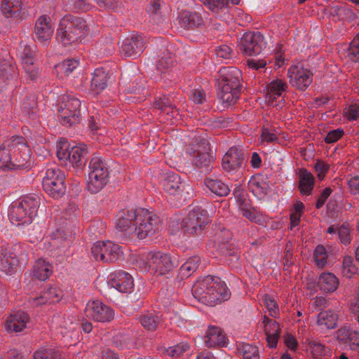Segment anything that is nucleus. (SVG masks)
<instances>
[{"label": "nucleus", "instance_id": "1", "mask_svg": "<svg viewBox=\"0 0 359 359\" xmlns=\"http://www.w3.org/2000/svg\"><path fill=\"white\" fill-rule=\"evenodd\" d=\"M160 218L144 208L124 209L118 212L116 229L121 236L128 239H144L159 229Z\"/></svg>", "mask_w": 359, "mask_h": 359}, {"label": "nucleus", "instance_id": "2", "mask_svg": "<svg viewBox=\"0 0 359 359\" xmlns=\"http://www.w3.org/2000/svg\"><path fill=\"white\" fill-rule=\"evenodd\" d=\"M191 292L199 302L210 306L226 301L231 295L224 281L211 276L198 279L194 284Z\"/></svg>", "mask_w": 359, "mask_h": 359}, {"label": "nucleus", "instance_id": "3", "mask_svg": "<svg viewBox=\"0 0 359 359\" xmlns=\"http://www.w3.org/2000/svg\"><path fill=\"white\" fill-rule=\"evenodd\" d=\"M39 205L40 198L36 194L25 196L13 203L8 213L11 223L15 225L31 224L37 214Z\"/></svg>", "mask_w": 359, "mask_h": 359}, {"label": "nucleus", "instance_id": "4", "mask_svg": "<svg viewBox=\"0 0 359 359\" xmlns=\"http://www.w3.org/2000/svg\"><path fill=\"white\" fill-rule=\"evenodd\" d=\"M86 27V22L82 18L71 15H65L60 22L56 39L63 46L72 44L83 36Z\"/></svg>", "mask_w": 359, "mask_h": 359}, {"label": "nucleus", "instance_id": "5", "mask_svg": "<svg viewBox=\"0 0 359 359\" xmlns=\"http://www.w3.org/2000/svg\"><path fill=\"white\" fill-rule=\"evenodd\" d=\"M86 27V22L82 18L71 15H65L60 22L56 39L63 46L72 44L83 36Z\"/></svg>", "mask_w": 359, "mask_h": 359}, {"label": "nucleus", "instance_id": "6", "mask_svg": "<svg viewBox=\"0 0 359 359\" xmlns=\"http://www.w3.org/2000/svg\"><path fill=\"white\" fill-rule=\"evenodd\" d=\"M109 182V167L101 157L93 156L88 170L87 188L93 194L100 191Z\"/></svg>", "mask_w": 359, "mask_h": 359}, {"label": "nucleus", "instance_id": "7", "mask_svg": "<svg viewBox=\"0 0 359 359\" xmlns=\"http://www.w3.org/2000/svg\"><path fill=\"white\" fill-rule=\"evenodd\" d=\"M57 114L59 121L64 126L79 123L81 119L80 100L70 95H63L58 104Z\"/></svg>", "mask_w": 359, "mask_h": 359}, {"label": "nucleus", "instance_id": "8", "mask_svg": "<svg viewBox=\"0 0 359 359\" xmlns=\"http://www.w3.org/2000/svg\"><path fill=\"white\" fill-rule=\"evenodd\" d=\"M87 150L85 145L71 146L66 140L60 141L57 146V156L66 164L74 168H81L86 163Z\"/></svg>", "mask_w": 359, "mask_h": 359}, {"label": "nucleus", "instance_id": "9", "mask_svg": "<svg viewBox=\"0 0 359 359\" xmlns=\"http://www.w3.org/2000/svg\"><path fill=\"white\" fill-rule=\"evenodd\" d=\"M65 173L56 167L48 168L43 178L44 191L53 198H60L66 193Z\"/></svg>", "mask_w": 359, "mask_h": 359}, {"label": "nucleus", "instance_id": "10", "mask_svg": "<svg viewBox=\"0 0 359 359\" xmlns=\"http://www.w3.org/2000/svg\"><path fill=\"white\" fill-rule=\"evenodd\" d=\"M197 144L188 149L192 156L193 164L202 171L209 172L212 169L213 156L210 153V148L208 140L199 137Z\"/></svg>", "mask_w": 359, "mask_h": 359}, {"label": "nucleus", "instance_id": "11", "mask_svg": "<svg viewBox=\"0 0 359 359\" xmlns=\"http://www.w3.org/2000/svg\"><path fill=\"white\" fill-rule=\"evenodd\" d=\"M207 211L201 207L196 206L190 210L183 218L180 227L187 234H201L208 224Z\"/></svg>", "mask_w": 359, "mask_h": 359}, {"label": "nucleus", "instance_id": "12", "mask_svg": "<svg viewBox=\"0 0 359 359\" xmlns=\"http://www.w3.org/2000/svg\"><path fill=\"white\" fill-rule=\"evenodd\" d=\"M91 254L96 261L114 262L122 256L120 246L111 241H98L91 248Z\"/></svg>", "mask_w": 359, "mask_h": 359}, {"label": "nucleus", "instance_id": "13", "mask_svg": "<svg viewBox=\"0 0 359 359\" xmlns=\"http://www.w3.org/2000/svg\"><path fill=\"white\" fill-rule=\"evenodd\" d=\"M238 47L246 55H257L266 48V42L259 32H246L241 38Z\"/></svg>", "mask_w": 359, "mask_h": 359}, {"label": "nucleus", "instance_id": "14", "mask_svg": "<svg viewBox=\"0 0 359 359\" xmlns=\"http://www.w3.org/2000/svg\"><path fill=\"white\" fill-rule=\"evenodd\" d=\"M86 318L95 321H111L114 316V311L100 300L89 301L84 310Z\"/></svg>", "mask_w": 359, "mask_h": 359}, {"label": "nucleus", "instance_id": "15", "mask_svg": "<svg viewBox=\"0 0 359 359\" xmlns=\"http://www.w3.org/2000/svg\"><path fill=\"white\" fill-rule=\"evenodd\" d=\"M287 76L292 86L299 90H306L313 81V73L301 64L291 66L287 70Z\"/></svg>", "mask_w": 359, "mask_h": 359}, {"label": "nucleus", "instance_id": "16", "mask_svg": "<svg viewBox=\"0 0 359 359\" xmlns=\"http://www.w3.org/2000/svg\"><path fill=\"white\" fill-rule=\"evenodd\" d=\"M287 88L286 82L281 79L271 81L266 88V102L272 107L281 109L284 106V95Z\"/></svg>", "mask_w": 359, "mask_h": 359}, {"label": "nucleus", "instance_id": "17", "mask_svg": "<svg viewBox=\"0 0 359 359\" xmlns=\"http://www.w3.org/2000/svg\"><path fill=\"white\" fill-rule=\"evenodd\" d=\"M144 49V41L142 36L133 34L124 39L120 46V52L124 57L136 58L140 56Z\"/></svg>", "mask_w": 359, "mask_h": 359}, {"label": "nucleus", "instance_id": "18", "mask_svg": "<svg viewBox=\"0 0 359 359\" xmlns=\"http://www.w3.org/2000/svg\"><path fill=\"white\" fill-rule=\"evenodd\" d=\"M148 259L151 265V270L156 275H165L174 267V264L169 255L161 252H150Z\"/></svg>", "mask_w": 359, "mask_h": 359}, {"label": "nucleus", "instance_id": "19", "mask_svg": "<svg viewBox=\"0 0 359 359\" xmlns=\"http://www.w3.org/2000/svg\"><path fill=\"white\" fill-rule=\"evenodd\" d=\"M0 11L6 18L12 22L22 18L26 12L22 0H0Z\"/></svg>", "mask_w": 359, "mask_h": 359}, {"label": "nucleus", "instance_id": "20", "mask_svg": "<svg viewBox=\"0 0 359 359\" xmlns=\"http://www.w3.org/2000/svg\"><path fill=\"white\" fill-rule=\"evenodd\" d=\"M53 31L54 28L48 16L42 15L37 19L34 27V33L38 43L43 46H47L49 44Z\"/></svg>", "mask_w": 359, "mask_h": 359}, {"label": "nucleus", "instance_id": "21", "mask_svg": "<svg viewBox=\"0 0 359 359\" xmlns=\"http://www.w3.org/2000/svg\"><path fill=\"white\" fill-rule=\"evenodd\" d=\"M108 283L111 287L123 293L130 292L134 286L132 276L123 271L111 273Z\"/></svg>", "mask_w": 359, "mask_h": 359}, {"label": "nucleus", "instance_id": "22", "mask_svg": "<svg viewBox=\"0 0 359 359\" xmlns=\"http://www.w3.org/2000/svg\"><path fill=\"white\" fill-rule=\"evenodd\" d=\"M244 156L241 151L231 147L222 158V168L228 172L233 173L240 170L244 163Z\"/></svg>", "mask_w": 359, "mask_h": 359}, {"label": "nucleus", "instance_id": "23", "mask_svg": "<svg viewBox=\"0 0 359 359\" xmlns=\"http://www.w3.org/2000/svg\"><path fill=\"white\" fill-rule=\"evenodd\" d=\"M219 76L217 85L227 84L226 87L233 86L241 90V79L242 74L238 69L234 67H223L219 70Z\"/></svg>", "mask_w": 359, "mask_h": 359}, {"label": "nucleus", "instance_id": "24", "mask_svg": "<svg viewBox=\"0 0 359 359\" xmlns=\"http://www.w3.org/2000/svg\"><path fill=\"white\" fill-rule=\"evenodd\" d=\"M15 140L19 144L16 146L18 148L17 153L13 156V170L27 168L30 165L29 149L22 137H15Z\"/></svg>", "mask_w": 359, "mask_h": 359}, {"label": "nucleus", "instance_id": "25", "mask_svg": "<svg viewBox=\"0 0 359 359\" xmlns=\"http://www.w3.org/2000/svg\"><path fill=\"white\" fill-rule=\"evenodd\" d=\"M63 296V292L56 287H49L40 293L39 295H34L29 298L33 305L39 306L47 302L54 304L60 302Z\"/></svg>", "mask_w": 359, "mask_h": 359}, {"label": "nucleus", "instance_id": "26", "mask_svg": "<svg viewBox=\"0 0 359 359\" xmlns=\"http://www.w3.org/2000/svg\"><path fill=\"white\" fill-rule=\"evenodd\" d=\"M29 320V316L23 311L11 314L5 323L4 327L8 332H22Z\"/></svg>", "mask_w": 359, "mask_h": 359}, {"label": "nucleus", "instance_id": "27", "mask_svg": "<svg viewBox=\"0 0 359 359\" xmlns=\"http://www.w3.org/2000/svg\"><path fill=\"white\" fill-rule=\"evenodd\" d=\"M15 137H14L6 145L0 148V168L3 170H13V156L18 151V148Z\"/></svg>", "mask_w": 359, "mask_h": 359}, {"label": "nucleus", "instance_id": "28", "mask_svg": "<svg viewBox=\"0 0 359 359\" xmlns=\"http://www.w3.org/2000/svg\"><path fill=\"white\" fill-rule=\"evenodd\" d=\"M110 79L109 72L103 67L96 68L92 74L90 89L97 94L105 90Z\"/></svg>", "mask_w": 359, "mask_h": 359}, {"label": "nucleus", "instance_id": "29", "mask_svg": "<svg viewBox=\"0 0 359 359\" xmlns=\"http://www.w3.org/2000/svg\"><path fill=\"white\" fill-rule=\"evenodd\" d=\"M203 341L207 347L211 348L226 346L227 339L220 327L211 325L207 330Z\"/></svg>", "mask_w": 359, "mask_h": 359}, {"label": "nucleus", "instance_id": "30", "mask_svg": "<svg viewBox=\"0 0 359 359\" xmlns=\"http://www.w3.org/2000/svg\"><path fill=\"white\" fill-rule=\"evenodd\" d=\"M163 187L167 194L175 197L181 196L184 189L180 175L173 172L167 175L163 180Z\"/></svg>", "mask_w": 359, "mask_h": 359}, {"label": "nucleus", "instance_id": "31", "mask_svg": "<svg viewBox=\"0 0 359 359\" xmlns=\"http://www.w3.org/2000/svg\"><path fill=\"white\" fill-rule=\"evenodd\" d=\"M269 187L267 178L260 174L251 177L248 182L250 191L258 199L263 198L267 194Z\"/></svg>", "mask_w": 359, "mask_h": 359}, {"label": "nucleus", "instance_id": "32", "mask_svg": "<svg viewBox=\"0 0 359 359\" xmlns=\"http://www.w3.org/2000/svg\"><path fill=\"white\" fill-rule=\"evenodd\" d=\"M262 323L264 327L266 339L269 346L274 348L277 345L280 337V328L278 323L274 320L264 316Z\"/></svg>", "mask_w": 359, "mask_h": 359}, {"label": "nucleus", "instance_id": "33", "mask_svg": "<svg viewBox=\"0 0 359 359\" xmlns=\"http://www.w3.org/2000/svg\"><path fill=\"white\" fill-rule=\"evenodd\" d=\"M226 85H217V97L225 107L233 104L238 99L241 91L233 86L226 87Z\"/></svg>", "mask_w": 359, "mask_h": 359}, {"label": "nucleus", "instance_id": "34", "mask_svg": "<svg viewBox=\"0 0 359 359\" xmlns=\"http://www.w3.org/2000/svg\"><path fill=\"white\" fill-rule=\"evenodd\" d=\"M214 15L226 20L229 16V0H200Z\"/></svg>", "mask_w": 359, "mask_h": 359}, {"label": "nucleus", "instance_id": "35", "mask_svg": "<svg viewBox=\"0 0 359 359\" xmlns=\"http://www.w3.org/2000/svg\"><path fill=\"white\" fill-rule=\"evenodd\" d=\"M180 24L182 27L189 29L202 27L204 25V20L199 13L184 11L180 15Z\"/></svg>", "mask_w": 359, "mask_h": 359}, {"label": "nucleus", "instance_id": "36", "mask_svg": "<svg viewBox=\"0 0 359 359\" xmlns=\"http://www.w3.org/2000/svg\"><path fill=\"white\" fill-rule=\"evenodd\" d=\"M318 285L323 292L332 293L338 288L339 280L332 273H323L319 277Z\"/></svg>", "mask_w": 359, "mask_h": 359}, {"label": "nucleus", "instance_id": "37", "mask_svg": "<svg viewBox=\"0 0 359 359\" xmlns=\"http://www.w3.org/2000/svg\"><path fill=\"white\" fill-rule=\"evenodd\" d=\"M203 183L211 193L218 196H226L231 191L228 184L217 178L206 177Z\"/></svg>", "mask_w": 359, "mask_h": 359}, {"label": "nucleus", "instance_id": "38", "mask_svg": "<svg viewBox=\"0 0 359 359\" xmlns=\"http://www.w3.org/2000/svg\"><path fill=\"white\" fill-rule=\"evenodd\" d=\"M299 189L302 194L309 196L314 187L315 178L306 169L302 168L299 172Z\"/></svg>", "mask_w": 359, "mask_h": 359}, {"label": "nucleus", "instance_id": "39", "mask_svg": "<svg viewBox=\"0 0 359 359\" xmlns=\"http://www.w3.org/2000/svg\"><path fill=\"white\" fill-rule=\"evenodd\" d=\"M53 273V266L44 259H38L33 267V278L44 281Z\"/></svg>", "mask_w": 359, "mask_h": 359}, {"label": "nucleus", "instance_id": "40", "mask_svg": "<svg viewBox=\"0 0 359 359\" xmlns=\"http://www.w3.org/2000/svg\"><path fill=\"white\" fill-rule=\"evenodd\" d=\"M338 316L332 310L323 311L318 315L317 325L321 329L332 330L337 327Z\"/></svg>", "mask_w": 359, "mask_h": 359}, {"label": "nucleus", "instance_id": "41", "mask_svg": "<svg viewBox=\"0 0 359 359\" xmlns=\"http://www.w3.org/2000/svg\"><path fill=\"white\" fill-rule=\"evenodd\" d=\"M339 340L348 344L352 350L359 347V332L347 328H341L338 332Z\"/></svg>", "mask_w": 359, "mask_h": 359}, {"label": "nucleus", "instance_id": "42", "mask_svg": "<svg viewBox=\"0 0 359 359\" xmlns=\"http://www.w3.org/2000/svg\"><path fill=\"white\" fill-rule=\"evenodd\" d=\"M142 326L148 331H154L161 323V316L154 313H146L138 318Z\"/></svg>", "mask_w": 359, "mask_h": 359}, {"label": "nucleus", "instance_id": "43", "mask_svg": "<svg viewBox=\"0 0 359 359\" xmlns=\"http://www.w3.org/2000/svg\"><path fill=\"white\" fill-rule=\"evenodd\" d=\"M60 351L52 345H46L34 351L32 359H59Z\"/></svg>", "mask_w": 359, "mask_h": 359}, {"label": "nucleus", "instance_id": "44", "mask_svg": "<svg viewBox=\"0 0 359 359\" xmlns=\"http://www.w3.org/2000/svg\"><path fill=\"white\" fill-rule=\"evenodd\" d=\"M154 107L169 114L170 111L175 107L174 97L172 95H163L157 97L154 102Z\"/></svg>", "mask_w": 359, "mask_h": 359}, {"label": "nucleus", "instance_id": "45", "mask_svg": "<svg viewBox=\"0 0 359 359\" xmlns=\"http://www.w3.org/2000/svg\"><path fill=\"white\" fill-rule=\"evenodd\" d=\"M200 262V257L194 256L184 263L180 269L182 278H188L195 272L199 266Z\"/></svg>", "mask_w": 359, "mask_h": 359}, {"label": "nucleus", "instance_id": "46", "mask_svg": "<svg viewBox=\"0 0 359 359\" xmlns=\"http://www.w3.org/2000/svg\"><path fill=\"white\" fill-rule=\"evenodd\" d=\"M113 344L120 349L133 347V338L128 332H118L113 337Z\"/></svg>", "mask_w": 359, "mask_h": 359}, {"label": "nucleus", "instance_id": "47", "mask_svg": "<svg viewBox=\"0 0 359 359\" xmlns=\"http://www.w3.org/2000/svg\"><path fill=\"white\" fill-rule=\"evenodd\" d=\"M239 354L243 359H259V353L256 346L249 344H241L238 346Z\"/></svg>", "mask_w": 359, "mask_h": 359}, {"label": "nucleus", "instance_id": "48", "mask_svg": "<svg viewBox=\"0 0 359 359\" xmlns=\"http://www.w3.org/2000/svg\"><path fill=\"white\" fill-rule=\"evenodd\" d=\"M233 195L236 199V203L241 214L253 208L250 200L243 191L236 189L233 191Z\"/></svg>", "mask_w": 359, "mask_h": 359}, {"label": "nucleus", "instance_id": "49", "mask_svg": "<svg viewBox=\"0 0 359 359\" xmlns=\"http://www.w3.org/2000/svg\"><path fill=\"white\" fill-rule=\"evenodd\" d=\"M15 265L13 257H11L7 252V248L2 245L0 246V270L7 271L13 269Z\"/></svg>", "mask_w": 359, "mask_h": 359}, {"label": "nucleus", "instance_id": "50", "mask_svg": "<svg viewBox=\"0 0 359 359\" xmlns=\"http://www.w3.org/2000/svg\"><path fill=\"white\" fill-rule=\"evenodd\" d=\"M36 47L34 45L20 43L19 47L20 54L22 59L27 65H33V57L35 53Z\"/></svg>", "mask_w": 359, "mask_h": 359}, {"label": "nucleus", "instance_id": "51", "mask_svg": "<svg viewBox=\"0 0 359 359\" xmlns=\"http://www.w3.org/2000/svg\"><path fill=\"white\" fill-rule=\"evenodd\" d=\"M79 61L75 59H67L59 64L57 67L59 70L65 74L69 76L78 67Z\"/></svg>", "mask_w": 359, "mask_h": 359}, {"label": "nucleus", "instance_id": "52", "mask_svg": "<svg viewBox=\"0 0 359 359\" xmlns=\"http://www.w3.org/2000/svg\"><path fill=\"white\" fill-rule=\"evenodd\" d=\"M219 248H220L221 252L223 254L233 257V258H235L236 259H238L239 250H238V249L236 248L233 242L223 241L220 244Z\"/></svg>", "mask_w": 359, "mask_h": 359}, {"label": "nucleus", "instance_id": "53", "mask_svg": "<svg viewBox=\"0 0 359 359\" xmlns=\"http://www.w3.org/2000/svg\"><path fill=\"white\" fill-rule=\"evenodd\" d=\"M137 72L138 68L134 64L126 67L121 72V82L124 85L130 83L132 81L131 77L134 76Z\"/></svg>", "mask_w": 359, "mask_h": 359}, {"label": "nucleus", "instance_id": "54", "mask_svg": "<svg viewBox=\"0 0 359 359\" xmlns=\"http://www.w3.org/2000/svg\"><path fill=\"white\" fill-rule=\"evenodd\" d=\"M358 271L357 267L354 265L351 257L347 256L343 260V273L347 278H351Z\"/></svg>", "mask_w": 359, "mask_h": 359}, {"label": "nucleus", "instance_id": "55", "mask_svg": "<svg viewBox=\"0 0 359 359\" xmlns=\"http://www.w3.org/2000/svg\"><path fill=\"white\" fill-rule=\"evenodd\" d=\"M189 348L188 343L182 342L172 346H169L166 349V353L171 357H177L182 355Z\"/></svg>", "mask_w": 359, "mask_h": 359}, {"label": "nucleus", "instance_id": "56", "mask_svg": "<svg viewBox=\"0 0 359 359\" xmlns=\"http://www.w3.org/2000/svg\"><path fill=\"white\" fill-rule=\"evenodd\" d=\"M314 259L319 267H323L327 263V254L325 248L323 245H318L314 250Z\"/></svg>", "mask_w": 359, "mask_h": 359}, {"label": "nucleus", "instance_id": "57", "mask_svg": "<svg viewBox=\"0 0 359 359\" xmlns=\"http://www.w3.org/2000/svg\"><path fill=\"white\" fill-rule=\"evenodd\" d=\"M243 216L250 222L262 224L264 222L263 215L253 207L252 208L242 213Z\"/></svg>", "mask_w": 359, "mask_h": 359}, {"label": "nucleus", "instance_id": "58", "mask_svg": "<svg viewBox=\"0 0 359 359\" xmlns=\"http://www.w3.org/2000/svg\"><path fill=\"white\" fill-rule=\"evenodd\" d=\"M262 144H269L276 142L278 140L276 133L272 129L263 126L260 136Z\"/></svg>", "mask_w": 359, "mask_h": 359}, {"label": "nucleus", "instance_id": "59", "mask_svg": "<svg viewBox=\"0 0 359 359\" xmlns=\"http://www.w3.org/2000/svg\"><path fill=\"white\" fill-rule=\"evenodd\" d=\"M263 301L270 316L276 318L279 313V309L276 301L269 295H265Z\"/></svg>", "mask_w": 359, "mask_h": 359}, {"label": "nucleus", "instance_id": "60", "mask_svg": "<svg viewBox=\"0 0 359 359\" xmlns=\"http://www.w3.org/2000/svg\"><path fill=\"white\" fill-rule=\"evenodd\" d=\"M15 76V67L12 65H6L0 69V81H8L14 79Z\"/></svg>", "mask_w": 359, "mask_h": 359}, {"label": "nucleus", "instance_id": "61", "mask_svg": "<svg viewBox=\"0 0 359 359\" xmlns=\"http://www.w3.org/2000/svg\"><path fill=\"white\" fill-rule=\"evenodd\" d=\"M347 56L353 62L359 61V39H354L351 42Z\"/></svg>", "mask_w": 359, "mask_h": 359}, {"label": "nucleus", "instance_id": "62", "mask_svg": "<svg viewBox=\"0 0 359 359\" xmlns=\"http://www.w3.org/2000/svg\"><path fill=\"white\" fill-rule=\"evenodd\" d=\"M309 346L311 350L313 355L316 358L326 354L327 349L325 346L317 341H310L309 342Z\"/></svg>", "mask_w": 359, "mask_h": 359}, {"label": "nucleus", "instance_id": "63", "mask_svg": "<svg viewBox=\"0 0 359 359\" xmlns=\"http://www.w3.org/2000/svg\"><path fill=\"white\" fill-rule=\"evenodd\" d=\"M69 8L74 11H86L90 9L87 0H69Z\"/></svg>", "mask_w": 359, "mask_h": 359}, {"label": "nucleus", "instance_id": "64", "mask_svg": "<svg viewBox=\"0 0 359 359\" xmlns=\"http://www.w3.org/2000/svg\"><path fill=\"white\" fill-rule=\"evenodd\" d=\"M345 116L349 121H354L359 118V105L351 104L344 111Z\"/></svg>", "mask_w": 359, "mask_h": 359}]
</instances>
